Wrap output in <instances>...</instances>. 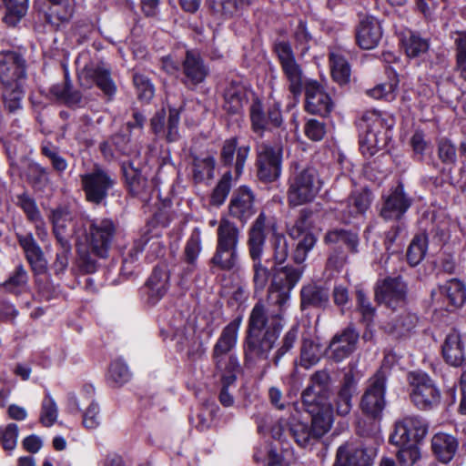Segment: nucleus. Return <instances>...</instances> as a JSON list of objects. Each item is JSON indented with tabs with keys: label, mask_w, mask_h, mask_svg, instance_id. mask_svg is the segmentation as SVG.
Returning <instances> with one entry per match:
<instances>
[{
	"label": "nucleus",
	"mask_w": 466,
	"mask_h": 466,
	"mask_svg": "<svg viewBox=\"0 0 466 466\" xmlns=\"http://www.w3.org/2000/svg\"><path fill=\"white\" fill-rule=\"evenodd\" d=\"M278 307L277 311L267 309L258 301L253 307L248 319V335L245 346V359L249 364L259 360H267L283 328L282 314Z\"/></svg>",
	"instance_id": "obj_1"
},
{
	"label": "nucleus",
	"mask_w": 466,
	"mask_h": 466,
	"mask_svg": "<svg viewBox=\"0 0 466 466\" xmlns=\"http://www.w3.org/2000/svg\"><path fill=\"white\" fill-rule=\"evenodd\" d=\"M393 125L394 120L390 116L383 115L376 110L363 113L359 123L361 153L364 156L372 157L387 146Z\"/></svg>",
	"instance_id": "obj_2"
},
{
	"label": "nucleus",
	"mask_w": 466,
	"mask_h": 466,
	"mask_svg": "<svg viewBox=\"0 0 466 466\" xmlns=\"http://www.w3.org/2000/svg\"><path fill=\"white\" fill-rule=\"evenodd\" d=\"M321 188L318 172L313 167L295 166L289 177L288 201L291 206L311 202Z\"/></svg>",
	"instance_id": "obj_3"
},
{
	"label": "nucleus",
	"mask_w": 466,
	"mask_h": 466,
	"mask_svg": "<svg viewBox=\"0 0 466 466\" xmlns=\"http://www.w3.org/2000/svg\"><path fill=\"white\" fill-rule=\"evenodd\" d=\"M266 215L260 213L248 231V254L253 260V282L257 290H262L268 284L270 271L262 263V254L266 240L265 235Z\"/></svg>",
	"instance_id": "obj_4"
},
{
	"label": "nucleus",
	"mask_w": 466,
	"mask_h": 466,
	"mask_svg": "<svg viewBox=\"0 0 466 466\" xmlns=\"http://www.w3.org/2000/svg\"><path fill=\"white\" fill-rule=\"evenodd\" d=\"M272 280L268 289V299L285 311L289 307L290 292L300 280L303 268L292 266H272Z\"/></svg>",
	"instance_id": "obj_5"
},
{
	"label": "nucleus",
	"mask_w": 466,
	"mask_h": 466,
	"mask_svg": "<svg viewBox=\"0 0 466 466\" xmlns=\"http://www.w3.org/2000/svg\"><path fill=\"white\" fill-rule=\"evenodd\" d=\"M389 370L381 367L367 382V387L360 399L361 411L374 420H380L386 407V384Z\"/></svg>",
	"instance_id": "obj_6"
},
{
	"label": "nucleus",
	"mask_w": 466,
	"mask_h": 466,
	"mask_svg": "<svg viewBox=\"0 0 466 466\" xmlns=\"http://www.w3.org/2000/svg\"><path fill=\"white\" fill-rule=\"evenodd\" d=\"M241 319L237 318L230 321L222 330L218 341L213 348V360L216 370H238V361L235 355L231 353L238 339V333L240 327Z\"/></svg>",
	"instance_id": "obj_7"
},
{
	"label": "nucleus",
	"mask_w": 466,
	"mask_h": 466,
	"mask_svg": "<svg viewBox=\"0 0 466 466\" xmlns=\"http://www.w3.org/2000/svg\"><path fill=\"white\" fill-rule=\"evenodd\" d=\"M86 199L93 204H102L116 184V177L105 168L95 166L94 168L80 176Z\"/></svg>",
	"instance_id": "obj_8"
},
{
	"label": "nucleus",
	"mask_w": 466,
	"mask_h": 466,
	"mask_svg": "<svg viewBox=\"0 0 466 466\" xmlns=\"http://www.w3.org/2000/svg\"><path fill=\"white\" fill-rule=\"evenodd\" d=\"M408 380L411 388V401L419 409H432L440 403L441 392L426 373L410 372Z\"/></svg>",
	"instance_id": "obj_9"
},
{
	"label": "nucleus",
	"mask_w": 466,
	"mask_h": 466,
	"mask_svg": "<svg viewBox=\"0 0 466 466\" xmlns=\"http://www.w3.org/2000/svg\"><path fill=\"white\" fill-rule=\"evenodd\" d=\"M257 176L263 182H273L281 174L282 148L267 143L257 146Z\"/></svg>",
	"instance_id": "obj_10"
},
{
	"label": "nucleus",
	"mask_w": 466,
	"mask_h": 466,
	"mask_svg": "<svg viewBox=\"0 0 466 466\" xmlns=\"http://www.w3.org/2000/svg\"><path fill=\"white\" fill-rule=\"evenodd\" d=\"M428 427L422 419L407 416L395 422L390 441L393 445H417L424 439Z\"/></svg>",
	"instance_id": "obj_11"
},
{
	"label": "nucleus",
	"mask_w": 466,
	"mask_h": 466,
	"mask_svg": "<svg viewBox=\"0 0 466 466\" xmlns=\"http://www.w3.org/2000/svg\"><path fill=\"white\" fill-rule=\"evenodd\" d=\"M281 69L289 82V89L294 96L301 94L303 88V72L297 63L289 43L282 41L275 45Z\"/></svg>",
	"instance_id": "obj_12"
},
{
	"label": "nucleus",
	"mask_w": 466,
	"mask_h": 466,
	"mask_svg": "<svg viewBox=\"0 0 466 466\" xmlns=\"http://www.w3.org/2000/svg\"><path fill=\"white\" fill-rule=\"evenodd\" d=\"M115 233L116 227L111 219L102 218L91 221L87 232V242L90 250L96 258L107 257Z\"/></svg>",
	"instance_id": "obj_13"
},
{
	"label": "nucleus",
	"mask_w": 466,
	"mask_h": 466,
	"mask_svg": "<svg viewBox=\"0 0 466 466\" xmlns=\"http://www.w3.org/2000/svg\"><path fill=\"white\" fill-rule=\"evenodd\" d=\"M286 430L289 431L295 442L301 448H311L319 441L313 435L311 427L299 420L295 415H292L289 420L280 419L272 427V435L274 438L280 439Z\"/></svg>",
	"instance_id": "obj_14"
},
{
	"label": "nucleus",
	"mask_w": 466,
	"mask_h": 466,
	"mask_svg": "<svg viewBox=\"0 0 466 466\" xmlns=\"http://www.w3.org/2000/svg\"><path fill=\"white\" fill-rule=\"evenodd\" d=\"M407 285L400 278H388L379 281L375 288V299L379 303L396 309L406 302Z\"/></svg>",
	"instance_id": "obj_15"
},
{
	"label": "nucleus",
	"mask_w": 466,
	"mask_h": 466,
	"mask_svg": "<svg viewBox=\"0 0 466 466\" xmlns=\"http://www.w3.org/2000/svg\"><path fill=\"white\" fill-rule=\"evenodd\" d=\"M181 70V82L190 89L202 84L209 74L208 66L197 50H187Z\"/></svg>",
	"instance_id": "obj_16"
},
{
	"label": "nucleus",
	"mask_w": 466,
	"mask_h": 466,
	"mask_svg": "<svg viewBox=\"0 0 466 466\" xmlns=\"http://www.w3.org/2000/svg\"><path fill=\"white\" fill-rule=\"evenodd\" d=\"M78 78L83 87L90 88L96 84L108 97L114 96L116 92V86L111 77L110 70L103 65L85 66Z\"/></svg>",
	"instance_id": "obj_17"
},
{
	"label": "nucleus",
	"mask_w": 466,
	"mask_h": 466,
	"mask_svg": "<svg viewBox=\"0 0 466 466\" xmlns=\"http://www.w3.org/2000/svg\"><path fill=\"white\" fill-rule=\"evenodd\" d=\"M303 405L311 416L310 427L313 435L319 441L332 427L334 420L332 404L330 401H318Z\"/></svg>",
	"instance_id": "obj_18"
},
{
	"label": "nucleus",
	"mask_w": 466,
	"mask_h": 466,
	"mask_svg": "<svg viewBox=\"0 0 466 466\" xmlns=\"http://www.w3.org/2000/svg\"><path fill=\"white\" fill-rule=\"evenodd\" d=\"M15 238L24 251L25 259L29 263L32 271L37 275L45 273L47 270V260L33 233L16 232Z\"/></svg>",
	"instance_id": "obj_19"
},
{
	"label": "nucleus",
	"mask_w": 466,
	"mask_h": 466,
	"mask_svg": "<svg viewBox=\"0 0 466 466\" xmlns=\"http://www.w3.org/2000/svg\"><path fill=\"white\" fill-rule=\"evenodd\" d=\"M25 61L15 51L0 52V80L2 85L25 81Z\"/></svg>",
	"instance_id": "obj_20"
},
{
	"label": "nucleus",
	"mask_w": 466,
	"mask_h": 466,
	"mask_svg": "<svg viewBox=\"0 0 466 466\" xmlns=\"http://www.w3.org/2000/svg\"><path fill=\"white\" fill-rule=\"evenodd\" d=\"M170 288V273L166 265L156 266L148 277L144 292L147 301L155 305L167 293Z\"/></svg>",
	"instance_id": "obj_21"
},
{
	"label": "nucleus",
	"mask_w": 466,
	"mask_h": 466,
	"mask_svg": "<svg viewBox=\"0 0 466 466\" xmlns=\"http://www.w3.org/2000/svg\"><path fill=\"white\" fill-rule=\"evenodd\" d=\"M306 110L314 115L326 116L333 107L329 96L317 81H308L305 85Z\"/></svg>",
	"instance_id": "obj_22"
},
{
	"label": "nucleus",
	"mask_w": 466,
	"mask_h": 466,
	"mask_svg": "<svg viewBox=\"0 0 466 466\" xmlns=\"http://www.w3.org/2000/svg\"><path fill=\"white\" fill-rule=\"evenodd\" d=\"M359 334L354 329L347 328L336 334L329 343V356L336 362H340L348 358L357 347Z\"/></svg>",
	"instance_id": "obj_23"
},
{
	"label": "nucleus",
	"mask_w": 466,
	"mask_h": 466,
	"mask_svg": "<svg viewBox=\"0 0 466 466\" xmlns=\"http://www.w3.org/2000/svg\"><path fill=\"white\" fill-rule=\"evenodd\" d=\"M330 376L326 370H318L310 377V383L302 392V403L329 401Z\"/></svg>",
	"instance_id": "obj_24"
},
{
	"label": "nucleus",
	"mask_w": 466,
	"mask_h": 466,
	"mask_svg": "<svg viewBox=\"0 0 466 466\" xmlns=\"http://www.w3.org/2000/svg\"><path fill=\"white\" fill-rule=\"evenodd\" d=\"M411 201L406 196L402 185H398L389 196L385 198L380 216L385 220H398L410 207Z\"/></svg>",
	"instance_id": "obj_25"
},
{
	"label": "nucleus",
	"mask_w": 466,
	"mask_h": 466,
	"mask_svg": "<svg viewBox=\"0 0 466 466\" xmlns=\"http://www.w3.org/2000/svg\"><path fill=\"white\" fill-rule=\"evenodd\" d=\"M371 456L362 445L347 442L339 447L333 466H368Z\"/></svg>",
	"instance_id": "obj_26"
},
{
	"label": "nucleus",
	"mask_w": 466,
	"mask_h": 466,
	"mask_svg": "<svg viewBox=\"0 0 466 466\" xmlns=\"http://www.w3.org/2000/svg\"><path fill=\"white\" fill-rule=\"evenodd\" d=\"M382 36L381 26L375 17L365 15L360 20L356 31V40L362 49H372L378 46Z\"/></svg>",
	"instance_id": "obj_27"
},
{
	"label": "nucleus",
	"mask_w": 466,
	"mask_h": 466,
	"mask_svg": "<svg viewBox=\"0 0 466 466\" xmlns=\"http://www.w3.org/2000/svg\"><path fill=\"white\" fill-rule=\"evenodd\" d=\"M249 150L248 146L238 147L236 138L228 139L221 149V161L227 166L234 165L236 177H239L243 172Z\"/></svg>",
	"instance_id": "obj_28"
},
{
	"label": "nucleus",
	"mask_w": 466,
	"mask_h": 466,
	"mask_svg": "<svg viewBox=\"0 0 466 466\" xmlns=\"http://www.w3.org/2000/svg\"><path fill=\"white\" fill-rule=\"evenodd\" d=\"M232 217L246 222L255 214L253 193L246 187L234 193L229 203Z\"/></svg>",
	"instance_id": "obj_29"
},
{
	"label": "nucleus",
	"mask_w": 466,
	"mask_h": 466,
	"mask_svg": "<svg viewBox=\"0 0 466 466\" xmlns=\"http://www.w3.org/2000/svg\"><path fill=\"white\" fill-rule=\"evenodd\" d=\"M442 356L447 363L459 367L465 360V344L461 334L453 329L450 331L441 346Z\"/></svg>",
	"instance_id": "obj_30"
},
{
	"label": "nucleus",
	"mask_w": 466,
	"mask_h": 466,
	"mask_svg": "<svg viewBox=\"0 0 466 466\" xmlns=\"http://www.w3.org/2000/svg\"><path fill=\"white\" fill-rule=\"evenodd\" d=\"M358 380L354 373L350 370L346 372L341 380L340 388L336 397V410L338 415H348L352 408V397L357 391Z\"/></svg>",
	"instance_id": "obj_31"
},
{
	"label": "nucleus",
	"mask_w": 466,
	"mask_h": 466,
	"mask_svg": "<svg viewBox=\"0 0 466 466\" xmlns=\"http://www.w3.org/2000/svg\"><path fill=\"white\" fill-rule=\"evenodd\" d=\"M371 203L370 192L363 190L361 192L353 193L346 203H341L339 208L342 214L344 222H350L352 218L366 212Z\"/></svg>",
	"instance_id": "obj_32"
},
{
	"label": "nucleus",
	"mask_w": 466,
	"mask_h": 466,
	"mask_svg": "<svg viewBox=\"0 0 466 466\" xmlns=\"http://www.w3.org/2000/svg\"><path fill=\"white\" fill-rule=\"evenodd\" d=\"M459 447L458 440L448 433H436L431 439V448L435 457L442 463L450 462Z\"/></svg>",
	"instance_id": "obj_33"
},
{
	"label": "nucleus",
	"mask_w": 466,
	"mask_h": 466,
	"mask_svg": "<svg viewBox=\"0 0 466 466\" xmlns=\"http://www.w3.org/2000/svg\"><path fill=\"white\" fill-rule=\"evenodd\" d=\"M247 101L246 86L239 81H231L224 92V109L229 114H238Z\"/></svg>",
	"instance_id": "obj_34"
},
{
	"label": "nucleus",
	"mask_w": 466,
	"mask_h": 466,
	"mask_svg": "<svg viewBox=\"0 0 466 466\" xmlns=\"http://www.w3.org/2000/svg\"><path fill=\"white\" fill-rule=\"evenodd\" d=\"M122 169L128 188L134 196L143 197L147 193L150 188L149 183L142 170L136 167L134 162H124Z\"/></svg>",
	"instance_id": "obj_35"
},
{
	"label": "nucleus",
	"mask_w": 466,
	"mask_h": 466,
	"mask_svg": "<svg viewBox=\"0 0 466 466\" xmlns=\"http://www.w3.org/2000/svg\"><path fill=\"white\" fill-rule=\"evenodd\" d=\"M329 294L328 289L316 284H308L300 290V307L325 309L329 305Z\"/></svg>",
	"instance_id": "obj_36"
},
{
	"label": "nucleus",
	"mask_w": 466,
	"mask_h": 466,
	"mask_svg": "<svg viewBox=\"0 0 466 466\" xmlns=\"http://www.w3.org/2000/svg\"><path fill=\"white\" fill-rule=\"evenodd\" d=\"M49 218L53 226V234L56 243L70 242L71 233L68 227L72 221L71 213L66 208H59L52 210Z\"/></svg>",
	"instance_id": "obj_37"
},
{
	"label": "nucleus",
	"mask_w": 466,
	"mask_h": 466,
	"mask_svg": "<svg viewBox=\"0 0 466 466\" xmlns=\"http://www.w3.org/2000/svg\"><path fill=\"white\" fill-rule=\"evenodd\" d=\"M266 228H269L272 231L270 243L273 250V266H280L286 261L289 256V246L287 239L283 234L277 232L276 222L273 219L268 218L267 217L265 229Z\"/></svg>",
	"instance_id": "obj_38"
},
{
	"label": "nucleus",
	"mask_w": 466,
	"mask_h": 466,
	"mask_svg": "<svg viewBox=\"0 0 466 466\" xmlns=\"http://www.w3.org/2000/svg\"><path fill=\"white\" fill-rule=\"evenodd\" d=\"M202 250L201 230L195 228L187 238L184 248V261L187 263V274L192 273L197 268L198 258Z\"/></svg>",
	"instance_id": "obj_39"
},
{
	"label": "nucleus",
	"mask_w": 466,
	"mask_h": 466,
	"mask_svg": "<svg viewBox=\"0 0 466 466\" xmlns=\"http://www.w3.org/2000/svg\"><path fill=\"white\" fill-rule=\"evenodd\" d=\"M240 230L236 224L228 218H222L217 229L216 246L238 248Z\"/></svg>",
	"instance_id": "obj_40"
},
{
	"label": "nucleus",
	"mask_w": 466,
	"mask_h": 466,
	"mask_svg": "<svg viewBox=\"0 0 466 466\" xmlns=\"http://www.w3.org/2000/svg\"><path fill=\"white\" fill-rule=\"evenodd\" d=\"M238 263V248L216 246L214 255L210 258V264L213 268L228 271L235 268Z\"/></svg>",
	"instance_id": "obj_41"
},
{
	"label": "nucleus",
	"mask_w": 466,
	"mask_h": 466,
	"mask_svg": "<svg viewBox=\"0 0 466 466\" xmlns=\"http://www.w3.org/2000/svg\"><path fill=\"white\" fill-rule=\"evenodd\" d=\"M329 57L333 80L339 85L347 84L350 77V66L347 59L337 50L330 51Z\"/></svg>",
	"instance_id": "obj_42"
},
{
	"label": "nucleus",
	"mask_w": 466,
	"mask_h": 466,
	"mask_svg": "<svg viewBox=\"0 0 466 466\" xmlns=\"http://www.w3.org/2000/svg\"><path fill=\"white\" fill-rule=\"evenodd\" d=\"M417 320L416 315L403 311L399 315L391 317V322L384 324L383 329L389 333L401 336L413 329Z\"/></svg>",
	"instance_id": "obj_43"
},
{
	"label": "nucleus",
	"mask_w": 466,
	"mask_h": 466,
	"mask_svg": "<svg viewBox=\"0 0 466 466\" xmlns=\"http://www.w3.org/2000/svg\"><path fill=\"white\" fill-rule=\"evenodd\" d=\"M439 292L445 295L450 304L454 308L461 307L466 301L465 285L459 279H452L441 286Z\"/></svg>",
	"instance_id": "obj_44"
},
{
	"label": "nucleus",
	"mask_w": 466,
	"mask_h": 466,
	"mask_svg": "<svg viewBox=\"0 0 466 466\" xmlns=\"http://www.w3.org/2000/svg\"><path fill=\"white\" fill-rule=\"evenodd\" d=\"M129 138L123 134H116L100 144V150L107 160L127 153Z\"/></svg>",
	"instance_id": "obj_45"
},
{
	"label": "nucleus",
	"mask_w": 466,
	"mask_h": 466,
	"mask_svg": "<svg viewBox=\"0 0 466 466\" xmlns=\"http://www.w3.org/2000/svg\"><path fill=\"white\" fill-rule=\"evenodd\" d=\"M24 83L25 82H15L3 85L5 106L10 112H15L21 108V103L24 97Z\"/></svg>",
	"instance_id": "obj_46"
},
{
	"label": "nucleus",
	"mask_w": 466,
	"mask_h": 466,
	"mask_svg": "<svg viewBox=\"0 0 466 466\" xmlns=\"http://www.w3.org/2000/svg\"><path fill=\"white\" fill-rule=\"evenodd\" d=\"M221 377V389L219 401L225 407H230L234 403L232 390L235 388L238 370H216Z\"/></svg>",
	"instance_id": "obj_47"
},
{
	"label": "nucleus",
	"mask_w": 466,
	"mask_h": 466,
	"mask_svg": "<svg viewBox=\"0 0 466 466\" xmlns=\"http://www.w3.org/2000/svg\"><path fill=\"white\" fill-rule=\"evenodd\" d=\"M327 244H344L350 251L356 252L359 244L358 235L344 229H333L325 236Z\"/></svg>",
	"instance_id": "obj_48"
},
{
	"label": "nucleus",
	"mask_w": 466,
	"mask_h": 466,
	"mask_svg": "<svg viewBox=\"0 0 466 466\" xmlns=\"http://www.w3.org/2000/svg\"><path fill=\"white\" fill-rule=\"evenodd\" d=\"M6 13L5 22L9 25H15L17 22L26 14L28 0H3Z\"/></svg>",
	"instance_id": "obj_49"
},
{
	"label": "nucleus",
	"mask_w": 466,
	"mask_h": 466,
	"mask_svg": "<svg viewBox=\"0 0 466 466\" xmlns=\"http://www.w3.org/2000/svg\"><path fill=\"white\" fill-rule=\"evenodd\" d=\"M427 248V237L423 234L415 236L407 250L409 264L412 267L417 266L424 258Z\"/></svg>",
	"instance_id": "obj_50"
},
{
	"label": "nucleus",
	"mask_w": 466,
	"mask_h": 466,
	"mask_svg": "<svg viewBox=\"0 0 466 466\" xmlns=\"http://www.w3.org/2000/svg\"><path fill=\"white\" fill-rule=\"evenodd\" d=\"M402 46L409 57H418L429 49V43L420 36L409 33L402 38Z\"/></svg>",
	"instance_id": "obj_51"
},
{
	"label": "nucleus",
	"mask_w": 466,
	"mask_h": 466,
	"mask_svg": "<svg viewBox=\"0 0 466 466\" xmlns=\"http://www.w3.org/2000/svg\"><path fill=\"white\" fill-rule=\"evenodd\" d=\"M28 280V275L22 264L15 267V271L4 283L5 289L11 293H21L25 288Z\"/></svg>",
	"instance_id": "obj_52"
},
{
	"label": "nucleus",
	"mask_w": 466,
	"mask_h": 466,
	"mask_svg": "<svg viewBox=\"0 0 466 466\" xmlns=\"http://www.w3.org/2000/svg\"><path fill=\"white\" fill-rule=\"evenodd\" d=\"M250 119L252 128L256 133L261 135L265 130L270 128L268 113H264L262 104L258 100L255 101L250 106Z\"/></svg>",
	"instance_id": "obj_53"
},
{
	"label": "nucleus",
	"mask_w": 466,
	"mask_h": 466,
	"mask_svg": "<svg viewBox=\"0 0 466 466\" xmlns=\"http://www.w3.org/2000/svg\"><path fill=\"white\" fill-rule=\"evenodd\" d=\"M398 87V80L392 79L389 82L377 85L367 91V94L375 99L393 100Z\"/></svg>",
	"instance_id": "obj_54"
},
{
	"label": "nucleus",
	"mask_w": 466,
	"mask_h": 466,
	"mask_svg": "<svg viewBox=\"0 0 466 466\" xmlns=\"http://www.w3.org/2000/svg\"><path fill=\"white\" fill-rule=\"evenodd\" d=\"M299 333V327L297 325L292 326L284 335L281 345L276 351L273 358V362L276 366L279 365L282 357L287 354L291 349H293Z\"/></svg>",
	"instance_id": "obj_55"
},
{
	"label": "nucleus",
	"mask_w": 466,
	"mask_h": 466,
	"mask_svg": "<svg viewBox=\"0 0 466 466\" xmlns=\"http://www.w3.org/2000/svg\"><path fill=\"white\" fill-rule=\"evenodd\" d=\"M57 414V406L50 394L47 393L42 401L40 422L46 427H50L56 422Z\"/></svg>",
	"instance_id": "obj_56"
},
{
	"label": "nucleus",
	"mask_w": 466,
	"mask_h": 466,
	"mask_svg": "<svg viewBox=\"0 0 466 466\" xmlns=\"http://www.w3.org/2000/svg\"><path fill=\"white\" fill-rule=\"evenodd\" d=\"M16 205L24 211L29 222L42 217L35 200L26 193L17 196Z\"/></svg>",
	"instance_id": "obj_57"
},
{
	"label": "nucleus",
	"mask_w": 466,
	"mask_h": 466,
	"mask_svg": "<svg viewBox=\"0 0 466 466\" xmlns=\"http://www.w3.org/2000/svg\"><path fill=\"white\" fill-rule=\"evenodd\" d=\"M147 242V238L146 237L136 240L133 246L124 255L122 269L125 273L129 274L132 272V265L137 261L138 256L143 251Z\"/></svg>",
	"instance_id": "obj_58"
},
{
	"label": "nucleus",
	"mask_w": 466,
	"mask_h": 466,
	"mask_svg": "<svg viewBox=\"0 0 466 466\" xmlns=\"http://www.w3.org/2000/svg\"><path fill=\"white\" fill-rule=\"evenodd\" d=\"M356 299L358 310L360 311L362 320L369 326L370 325L375 318L376 309L370 302L367 295L362 289L356 291Z\"/></svg>",
	"instance_id": "obj_59"
},
{
	"label": "nucleus",
	"mask_w": 466,
	"mask_h": 466,
	"mask_svg": "<svg viewBox=\"0 0 466 466\" xmlns=\"http://www.w3.org/2000/svg\"><path fill=\"white\" fill-rule=\"evenodd\" d=\"M230 181L231 174L229 172H227L213 190L210 199V203L212 205L220 206L225 202L230 191Z\"/></svg>",
	"instance_id": "obj_60"
},
{
	"label": "nucleus",
	"mask_w": 466,
	"mask_h": 466,
	"mask_svg": "<svg viewBox=\"0 0 466 466\" xmlns=\"http://www.w3.org/2000/svg\"><path fill=\"white\" fill-rule=\"evenodd\" d=\"M57 246L58 249L53 263V268L56 275L64 273L67 268L72 250L70 242H64L63 244H57Z\"/></svg>",
	"instance_id": "obj_61"
},
{
	"label": "nucleus",
	"mask_w": 466,
	"mask_h": 466,
	"mask_svg": "<svg viewBox=\"0 0 466 466\" xmlns=\"http://www.w3.org/2000/svg\"><path fill=\"white\" fill-rule=\"evenodd\" d=\"M396 446L399 447L397 457L401 466H412L420 458V451L417 445Z\"/></svg>",
	"instance_id": "obj_62"
},
{
	"label": "nucleus",
	"mask_w": 466,
	"mask_h": 466,
	"mask_svg": "<svg viewBox=\"0 0 466 466\" xmlns=\"http://www.w3.org/2000/svg\"><path fill=\"white\" fill-rule=\"evenodd\" d=\"M133 82L141 100L149 101L154 96V86L146 76L137 73L133 76Z\"/></svg>",
	"instance_id": "obj_63"
},
{
	"label": "nucleus",
	"mask_w": 466,
	"mask_h": 466,
	"mask_svg": "<svg viewBox=\"0 0 466 466\" xmlns=\"http://www.w3.org/2000/svg\"><path fill=\"white\" fill-rule=\"evenodd\" d=\"M108 378L116 384L122 385L129 380L130 372L123 361L116 360L110 365Z\"/></svg>",
	"instance_id": "obj_64"
}]
</instances>
